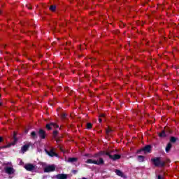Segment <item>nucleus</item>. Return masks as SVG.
<instances>
[{
    "label": "nucleus",
    "instance_id": "obj_1",
    "mask_svg": "<svg viewBox=\"0 0 179 179\" xmlns=\"http://www.w3.org/2000/svg\"><path fill=\"white\" fill-rule=\"evenodd\" d=\"M152 162L157 167H163L164 166V162L160 160V158L157 157L152 159Z\"/></svg>",
    "mask_w": 179,
    "mask_h": 179
},
{
    "label": "nucleus",
    "instance_id": "obj_2",
    "mask_svg": "<svg viewBox=\"0 0 179 179\" xmlns=\"http://www.w3.org/2000/svg\"><path fill=\"white\" fill-rule=\"evenodd\" d=\"M87 163L90 164H97L98 166H100V164H103L104 161L102 158H100L99 160H93V159H87Z\"/></svg>",
    "mask_w": 179,
    "mask_h": 179
},
{
    "label": "nucleus",
    "instance_id": "obj_3",
    "mask_svg": "<svg viewBox=\"0 0 179 179\" xmlns=\"http://www.w3.org/2000/svg\"><path fill=\"white\" fill-rule=\"evenodd\" d=\"M55 170V166L50 165L44 168L45 173H50V171H54Z\"/></svg>",
    "mask_w": 179,
    "mask_h": 179
},
{
    "label": "nucleus",
    "instance_id": "obj_4",
    "mask_svg": "<svg viewBox=\"0 0 179 179\" xmlns=\"http://www.w3.org/2000/svg\"><path fill=\"white\" fill-rule=\"evenodd\" d=\"M46 153L47 155H48V156H50V157H54V156H55L56 157H58V154L55 153V149L54 148H52L50 151L46 150Z\"/></svg>",
    "mask_w": 179,
    "mask_h": 179
},
{
    "label": "nucleus",
    "instance_id": "obj_5",
    "mask_svg": "<svg viewBox=\"0 0 179 179\" xmlns=\"http://www.w3.org/2000/svg\"><path fill=\"white\" fill-rule=\"evenodd\" d=\"M150 150H152V147L150 145H146L143 149L140 150L139 152H144V153H150Z\"/></svg>",
    "mask_w": 179,
    "mask_h": 179
},
{
    "label": "nucleus",
    "instance_id": "obj_6",
    "mask_svg": "<svg viewBox=\"0 0 179 179\" xmlns=\"http://www.w3.org/2000/svg\"><path fill=\"white\" fill-rule=\"evenodd\" d=\"M46 128L47 129H48V131H50V129H57V128H59V126L57 124H56L55 123H50V124H48L46 125Z\"/></svg>",
    "mask_w": 179,
    "mask_h": 179
},
{
    "label": "nucleus",
    "instance_id": "obj_7",
    "mask_svg": "<svg viewBox=\"0 0 179 179\" xmlns=\"http://www.w3.org/2000/svg\"><path fill=\"white\" fill-rule=\"evenodd\" d=\"M106 155L107 156H109L110 159H112V160H118V159L121 158V156L120 155H111L108 152H107Z\"/></svg>",
    "mask_w": 179,
    "mask_h": 179
},
{
    "label": "nucleus",
    "instance_id": "obj_8",
    "mask_svg": "<svg viewBox=\"0 0 179 179\" xmlns=\"http://www.w3.org/2000/svg\"><path fill=\"white\" fill-rule=\"evenodd\" d=\"M24 167L28 171H31V170H34V166L33 164H28L25 165Z\"/></svg>",
    "mask_w": 179,
    "mask_h": 179
},
{
    "label": "nucleus",
    "instance_id": "obj_9",
    "mask_svg": "<svg viewBox=\"0 0 179 179\" xmlns=\"http://www.w3.org/2000/svg\"><path fill=\"white\" fill-rule=\"evenodd\" d=\"M6 173H7V174H13L15 170L12 167H7L6 168Z\"/></svg>",
    "mask_w": 179,
    "mask_h": 179
},
{
    "label": "nucleus",
    "instance_id": "obj_10",
    "mask_svg": "<svg viewBox=\"0 0 179 179\" xmlns=\"http://www.w3.org/2000/svg\"><path fill=\"white\" fill-rule=\"evenodd\" d=\"M115 173H116L117 176H119V177H122L123 178H127V176H125L124 174V173H122V171H121L120 170H116Z\"/></svg>",
    "mask_w": 179,
    "mask_h": 179
},
{
    "label": "nucleus",
    "instance_id": "obj_11",
    "mask_svg": "<svg viewBox=\"0 0 179 179\" xmlns=\"http://www.w3.org/2000/svg\"><path fill=\"white\" fill-rule=\"evenodd\" d=\"M29 148H30L29 145H24V146H22L21 148L22 153H24L25 152H27V150H29Z\"/></svg>",
    "mask_w": 179,
    "mask_h": 179
},
{
    "label": "nucleus",
    "instance_id": "obj_12",
    "mask_svg": "<svg viewBox=\"0 0 179 179\" xmlns=\"http://www.w3.org/2000/svg\"><path fill=\"white\" fill-rule=\"evenodd\" d=\"M57 179H66L68 178V176L66 174H59L56 176Z\"/></svg>",
    "mask_w": 179,
    "mask_h": 179
},
{
    "label": "nucleus",
    "instance_id": "obj_13",
    "mask_svg": "<svg viewBox=\"0 0 179 179\" xmlns=\"http://www.w3.org/2000/svg\"><path fill=\"white\" fill-rule=\"evenodd\" d=\"M39 136L42 138L44 139L45 138V133L43 129L39 130Z\"/></svg>",
    "mask_w": 179,
    "mask_h": 179
},
{
    "label": "nucleus",
    "instance_id": "obj_14",
    "mask_svg": "<svg viewBox=\"0 0 179 179\" xmlns=\"http://www.w3.org/2000/svg\"><path fill=\"white\" fill-rule=\"evenodd\" d=\"M67 162H69V163H75L76 162H78V158H75V157L69 158Z\"/></svg>",
    "mask_w": 179,
    "mask_h": 179
},
{
    "label": "nucleus",
    "instance_id": "obj_15",
    "mask_svg": "<svg viewBox=\"0 0 179 179\" xmlns=\"http://www.w3.org/2000/svg\"><path fill=\"white\" fill-rule=\"evenodd\" d=\"M171 146H172L171 143H169L167 144L166 148V152L167 153H169L170 152V150L171 149Z\"/></svg>",
    "mask_w": 179,
    "mask_h": 179
},
{
    "label": "nucleus",
    "instance_id": "obj_16",
    "mask_svg": "<svg viewBox=\"0 0 179 179\" xmlns=\"http://www.w3.org/2000/svg\"><path fill=\"white\" fill-rule=\"evenodd\" d=\"M176 141H177V138L171 137L170 142H171V143H176Z\"/></svg>",
    "mask_w": 179,
    "mask_h": 179
},
{
    "label": "nucleus",
    "instance_id": "obj_17",
    "mask_svg": "<svg viewBox=\"0 0 179 179\" xmlns=\"http://www.w3.org/2000/svg\"><path fill=\"white\" fill-rule=\"evenodd\" d=\"M144 159H145V157H143V156H142V155H139V156L138 157V162H143Z\"/></svg>",
    "mask_w": 179,
    "mask_h": 179
},
{
    "label": "nucleus",
    "instance_id": "obj_18",
    "mask_svg": "<svg viewBox=\"0 0 179 179\" xmlns=\"http://www.w3.org/2000/svg\"><path fill=\"white\" fill-rule=\"evenodd\" d=\"M160 138H164L166 136V132L164 131H162V133L159 134Z\"/></svg>",
    "mask_w": 179,
    "mask_h": 179
},
{
    "label": "nucleus",
    "instance_id": "obj_19",
    "mask_svg": "<svg viewBox=\"0 0 179 179\" xmlns=\"http://www.w3.org/2000/svg\"><path fill=\"white\" fill-rule=\"evenodd\" d=\"M31 136L32 138H37V134H36V132H35V131H32V132L31 133Z\"/></svg>",
    "mask_w": 179,
    "mask_h": 179
},
{
    "label": "nucleus",
    "instance_id": "obj_20",
    "mask_svg": "<svg viewBox=\"0 0 179 179\" xmlns=\"http://www.w3.org/2000/svg\"><path fill=\"white\" fill-rule=\"evenodd\" d=\"M55 9H57V6H51L50 8V10H52V12H54V10H55Z\"/></svg>",
    "mask_w": 179,
    "mask_h": 179
},
{
    "label": "nucleus",
    "instance_id": "obj_21",
    "mask_svg": "<svg viewBox=\"0 0 179 179\" xmlns=\"http://www.w3.org/2000/svg\"><path fill=\"white\" fill-rule=\"evenodd\" d=\"M87 129H90V128H92V123H87Z\"/></svg>",
    "mask_w": 179,
    "mask_h": 179
},
{
    "label": "nucleus",
    "instance_id": "obj_22",
    "mask_svg": "<svg viewBox=\"0 0 179 179\" xmlns=\"http://www.w3.org/2000/svg\"><path fill=\"white\" fill-rule=\"evenodd\" d=\"M111 129H108L107 130H106V134H110V132H111Z\"/></svg>",
    "mask_w": 179,
    "mask_h": 179
},
{
    "label": "nucleus",
    "instance_id": "obj_23",
    "mask_svg": "<svg viewBox=\"0 0 179 179\" xmlns=\"http://www.w3.org/2000/svg\"><path fill=\"white\" fill-rule=\"evenodd\" d=\"M65 117H66V115L65 113H63L62 115V118H65Z\"/></svg>",
    "mask_w": 179,
    "mask_h": 179
},
{
    "label": "nucleus",
    "instance_id": "obj_24",
    "mask_svg": "<svg viewBox=\"0 0 179 179\" xmlns=\"http://www.w3.org/2000/svg\"><path fill=\"white\" fill-rule=\"evenodd\" d=\"M18 162H20V164H23V162H22V159H19Z\"/></svg>",
    "mask_w": 179,
    "mask_h": 179
},
{
    "label": "nucleus",
    "instance_id": "obj_25",
    "mask_svg": "<svg viewBox=\"0 0 179 179\" xmlns=\"http://www.w3.org/2000/svg\"><path fill=\"white\" fill-rule=\"evenodd\" d=\"M57 134H58V132L57 131H54V135H57Z\"/></svg>",
    "mask_w": 179,
    "mask_h": 179
},
{
    "label": "nucleus",
    "instance_id": "obj_26",
    "mask_svg": "<svg viewBox=\"0 0 179 179\" xmlns=\"http://www.w3.org/2000/svg\"><path fill=\"white\" fill-rule=\"evenodd\" d=\"M2 141V137H0V142Z\"/></svg>",
    "mask_w": 179,
    "mask_h": 179
},
{
    "label": "nucleus",
    "instance_id": "obj_27",
    "mask_svg": "<svg viewBox=\"0 0 179 179\" xmlns=\"http://www.w3.org/2000/svg\"><path fill=\"white\" fill-rule=\"evenodd\" d=\"M60 150H62V152H64V150L62 148H60Z\"/></svg>",
    "mask_w": 179,
    "mask_h": 179
},
{
    "label": "nucleus",
    "instance_id": "obj_28",
    "mask_svg": "<svg viewBox=\"0 0 179 179\" xmlns=\"http://www.w3.org/2000/svg\"><path fill=\"white\" fill-rule=\"evenodd\" d=\"M99 122H101V119H99Z\"/></svg>",
    "mask_w": 179,
    "mask_h": 179
},
{
    "label": "nucleus",
    "instance_id": "obj_29",
    "mask_svg": "<svg viewBox=\"0 0 179 179\" xmlns=\"http://www.w3.org/2000/svg\"><path fill=\"white\" fill-rule=\"evenodd\" d=\"M14 141H16V138H15V136H14Z\"/></svg>",
    "mask_w": 179,
    "mask_h": 179
},
{
    "label": "nucleus",
    "instance_id": "obj_30",
    "mask_svg": "<svg viewBox=\"0 0 179 179\" xmlns=\"http://www.w3.org/2000/svg\"><path fill=\"white\" fill-rule=\"evenodd\" d=\"M0 106H2V103L0 102Z\"/></svg>",
    "mask_w": 179,
    "mask_h": 179
},
{
    "label": "nucleus",
    "instance_id": "obj_31",
    "mask_svg": "<svg viewBox=\"0 0 179 179\" xmlns=\"http://www.w3.org/2000/svg\"><path fill=\"white\" fill-rule=\"evenodd\" d=\"M4 148H9V146L7 145V146H6V147H4Z\"/></svg>",
    "mask_w": 179,
    "mask_h": 179
},
{
    "label": "nucleus",
    "instance_id": "obj_32",
    "mask_svg": "<svg viewBox=\"0 0 179 179\" xmlns=\"http://www.w3.org/2000/svg\"><path fill=\"white\" fill-rule=\"evenodd\" d=\"M28 8L31 9V7H28Z\"/></svg>",
    "mask_w": 179,
    "mask_h": 179
},
{
    "label": "nucleus",
    "instance_id": "obj_33",
    "mask_svg": "<svg viewBox=\"0 0 179 179\" xmlns=\"http://www.w3.org/2000/svg\"><path fill=\"white\" fill-rule=\"evenodd\" d=\"M101 117H104V115H102Z\"/></svg>",
    "mask_w": 179,
    "mask_h": 179
},
{
    "label": "nucleus",
    "instance_id": "obj_34",
    "mask_svg": "<svg viewBox=\"0 0 179 179\" xmlns=\"http://www.w3.org/2000/svg\"><path fill=\"white\" fill-rule=\"evenodd\" d=\"M11 145H15V143H12Z\"/></svg>",
    "mask_w": 179,
    "mask_h": 179
},
{
    "label": "nucleus",
    "instance_id": "obj_35",
    "mask_svg": "<svg viewBox=\"0 0 179 179\" xmlns=\"http://www.w3.org/2000/svg\"><path fill=\"white\" fill-rule=\"evenodd\" d=\"M0 13H1V10H0Z\"/></svg>",
    "mask_w": 179,
    "mask_h": 179
}]
</instances>
